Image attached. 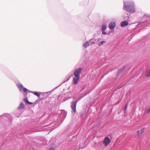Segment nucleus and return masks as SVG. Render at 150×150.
Listing matches in <instances>:
<instances>
[{
  "mask_svg": "<svg viewBox=\"0 0 150 150\" xmlns=\"http://www.w3.org/2000/svg\"><path fill=\"white\" fill-rule=\"evenodd\" d=\"M105 41H101L100 43L98 44V45L99 46H101L102 45H103L104 43H105Z\"/></svg>",
  "mask_w": 150,
  "mask_h": 150,
  "instance_id": "obj_17",
  "label": "nucleus"
},
{
  "mask_svg": "<svg viewBox=\"0 0 150 150\" xmlns=\"http://www.w3.org/2000/svg\"><path fill=\"white\" fill-rule=\"evenodd\" d=\"M9 115L7 114L6 115H1L0 116V118L1 119L2 117L4 118V119L5 118V117H8V116Z\"/></svg>",
  "mask_w": 150,
  "mask_h": 150,
  "instance_id": "obj_14",
  "label": "nucleus"
},
{
  "mask_svg": "<svg viewBox=\"0 0 150 150\" xmlns=\"http://www.w3.org/2000/svg\"><path fill=\"white\" fill-rule=\"evenodd\" d=\"M142 23V22H139V23H138L137 25V26H139V25H140L141 23Z\"/></svg>",
  "mask_w": 150,
  "mask_h": 150,
  "instance_id": "obj_21",
  "label": "nucleus"
},
{
  "mask_svg": "<svg viewBox=\"0 0 150 150\" xmlns=\"http://www.w3.org/2000/svg\"><path fill=\"white\" fill-rule=\"evenodd\" d=\"M115 26V23L113 22H111L110 23L109 25V28L111 29H114Z\"/></svg>",
  "mask_w": 150,
  "mask_h": 150,
  "instance_id": "obj_6",
  "label": "nucleus"
},
{
  "mask_svg": "<svg viewBox=\"0 0 150 150\" xmlns=\"http://www.w3.org/2000/svg\"><path fill=\"white\" fill-rule=\"evenodd\" d=\"M123 9L132 13H135L136 10L135 8L134 4L133 1H124Z\"/></svg>",
  "mask_w": 150,
  "mask_h": 150,
  "instance_id": "obj_1",
  "label": "nucleus"
},
{
  "mask_svg": "<svg viewBox=\"0 0 150 150\" xmlns=\"http://www.w3.org/2000/svg\"><path fill=\"white\" fill-rule=\"evenodd\" d=\"M146 76L147 77H150V70L146 71Z\"/></svg>",
  "mask_w": 150,
  "mask_h": 150,
  "instance_id": "obj_13",
  "label": "nucleus"
},
{
  "mask_svg": "<svg viewBox=\"0 0 150 150\" xmlns=\"http://www.w3.org/2000/svg\"><path fill=\"white\" fill-rule=\"evenodd\" d=\"M107 29L106 26L104 25H102V30H105Z\"/></svg>",
  "mask_w": 150,
  "mask_h": 150,
  "instance_id": "obj_16",
  "label": "nucleus"
},
{
  "mask_svg": "<svg viewBox=\"0 0 150 150\" xmlns=\"http://www.w3.org/2000/svg\"><path fill=\"white\" fill-rule=\"evenodd\" d=\"M78 100H76L75 101H73L71 103V108L72 110V112H75L76 111V105Z\"/></svg>",
  "mask_w": 150,
  "mask_h": 150,
  "instance_id": "obj_3",
  "label": "nucleus"
},
{
  "mask_svg": "<svg viewBox=\"0 0 150 150\" xmlns=\"http://www.w3.org/2000/svg\"><path fill=\"white\" fill-rule=\"evenodd\" d=\"M24 100L25 102L28 104H33V103L28 101L27 98H25L24 99Z\"/></svg>",
  "mask_w": 150,
  "mask_h": 150,
  "instance_id": "obj_12",
  "label": "nucleus"
},
{
  "mask_svg": "<svg viewBox=\"0 0 150 150\" xmlns=\"http://www.w3.org/2000/svg\"><path fill=\"white\" fill-rule=\"evenodd\" d=\"M144 131V128H142L140 130H138L137 132V133L138 135L140 136L142 134Z\"/></svg>",
  "mask_w": 150,
  "mask_h": 150,
  "instance_id": "obj_8",
  "label": "nucleus"
},
{
  "mask_svg": "<svg viewBox=\"0 0 150 150\" xmlns=\"http://www.w3.org/2000/svg\"><path fill=\"white\" fill-rule=\"evenodd\" d=\"M128 24V22L126 21H123L122 22L121 25L122 27L127 26Z\"/></svg>",
  "mask_w": 150,
  "mask_h": 150,
  "instance_id": "obj_7",
  "label": "nucleus"
},
{
  "mask_svg": "<svg viewBox=\"0 0 150 150\" xmlns=\"http://www.w3.org/2000/svg\"><path fill=\"white\" fill-rule=\"evenodd\" d=\"M111 140L108 137H106L105 138L103 143L106 146H107L111 142Z\"/></svg>",
  "mask_w": 150,
  "mask_h": 150,
  "instance_id": "obj_5",
  "label": "nucleus"
},
{
  "mask_svg": "<svg viewBox=\"0 0 150 150\" xmlns=\"http://www.w3.org/2000/svg\"><path fill=\"white\" fill-rule=\"evenodd\" d=\"M24 107L25 105L23 103H21L20 104L19 106L18 107V108L19 109H22Z\"/></svg>",
  "mask_w": 150,
  "mask_h": 150,
  "instance_id": "obj_11",
  "label": "nucleus"
},
{
  "mask_svg": "<svg viewBox=\"0 0 150 150\" xmlns=\"http://www.w3.org/2000/svg\"><path fill=\"white\" fill-rule=\"evenodd\" d=\"M127 108V105H126V106H125V110H126V109Z\"/></svg>",
  "mask_w": 150,
  "mask_h": 150,
  "instance_id": "obj_22",
  "label": "nucleus"
},
{
  "mask_svg": "<svg viewBox=\"0 0 150 150\" xmlns=\"http://www.w3.org/2000/svg\"><path fill=\"white\" fill-rule=\"evenodd\" d=\"M17 86H18L20 92H22V91L23 89V91L24 93H26L27 91H28L29 90H28L25 88L23 87V86L21 83H18L17 84Z\"/></svg>",
  "mask_w": 150,
  "mask_h": 150,
  "instance_id": "obj_4",
  "label": "nucleus"
},
{
  "mask_svg": "<svg viewBox=\"0 0 150 150\" xmlns=\"http://www.w3.org/2000/svg\"><path fill=\"white\" fill-rule=\"evenodd\" d=\"M105 31V30H102V34L103 35H105L107 34V33Z\"/></svg>",
  "mask_w": 150,
  "mask_h": 150,
  "instance_id": "obj_19",
  "label": "nucleus"
},
{
  "mask_svg": "<svg viewBox=\"0 0 150 150\" xmlns=\"http://www.w3.org/2000/svg\"><path fill=\"white\" fill-rule=\"evenodd\" d=\"M89 42L91 44H94L95 43V42L94 41L93 39L90 40Z\"/></svg>",
  "mask_w": 150,
  "mask_h": 150,
  "instance_id": "obj_18",
  "label": "nucleus"
},
{
  "mask_svg": "<svg viewBox=\"0 0 150 150\" xmlns=\"http://www.w3.org/2000/svg\"><path fill=\"white\" fill-rule=\"evenodd\" d=\"M28 92L34 94L35 96H38V97H40V94L39 93L36 91L34 92L33 91H30L29 90Z\"/></svg>",
  "mask_w": 150,
  "mask_h": 150,
  "instance_id": "obj_9",
  "label": "nucleus"
},
{
  "mask_svg": "<svg viewBox=\"0 0 150 150\" xmlns=\"http://www.w3.org/2000/svg\"><path fill=\"white\" fill-rule=\"evenodd\" d=\"M82 68L81 67H79L75 69L74 71V75L75 76L73 80V83L76 85L77 84L78 81L80 79V75Z\"/></svg>",
  "mask_w": 150,
  "mask_h": 150,
  "instance_id": "obj_2",
  "label": "nucleus"
},
{
  "mask_svg": "<svg viewBox=\"0 0 150 150\" xmlns=\"http://www.w3.org/2000/svg\"><path fill=\"white\" fill-rule=\"evenodd\" d=\"M89 42H88V41H87L83 44V47H85V48H86L87 47L89 46Z\"/></svg>",
  "mask_w": 150,
  "mask_h": 150,
  "instance_id": "obj_10",
  "label": "nucleus"
},
{
  "mask_svg": "<svg viewBox=\"0 0 150 150\" xmlns=\"http://www.w3.org/2000/svg\"><path fill=\"white\" fill-rule=\"evenodd\" d=\"M146 112L147 113H150V107L147 110Z\"/></svg>",
  "mask_w": 150,
  "mask_h": 150,
  "instance_id": "obj_20",
  "label": "nucleus"
},
{
  "mask_svg": "<svg viewBox=\"0 0 150 150\" xmlns=\"http://www.w3.org/2000/svg\"><path fill=\"white\" fill-rule=\"evenodd\" d=\"M125 66H124L121 69L118 71V74H120L122 73V71L125 68Z\"/></svg>",
  "mask_w": 150,
  "mask_h": 150,
  "instance_id": "obj_15",
  "label": "nucleus"
},
{
  "mask_svg": "<svg viewBox=\"0 0 150 150\" xmlns=\"http://www.w3.org/2000/svg\"><path fill=\"white\" fill-rule=\"evenodd\" d=\"M49 150H52V149H50Z\"/></svg>",
  "mask_w": 150,
  "mask_h": 150,
  "instance_id": "obj_23",
  "label": "nucleus"
}]
</instances>
